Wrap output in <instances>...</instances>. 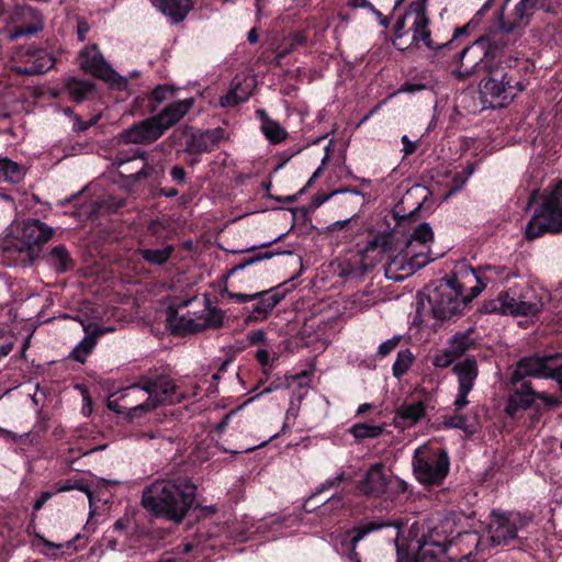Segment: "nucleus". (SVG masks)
<instances>
[{"mask_svg": "<svg viewBox=\"0 0 562 562\" xmlns=\"http://www.w3.org/2000/svg\"><path fill=\"white\" fill-rule=\"evenodd\" d=\"M562 407V352L536 351L519 358L508 376L504 413L518 420L531 411L530 424L537 425L546 411Z\"/></svg>", "mask_w": 562, "mask_h": 562, "instance_id": "f257e3e1", "label": "nucleus"}, {"mask_svg": "<svg viewBox=\"0 0 562 562\" xmlns=\"http://www.w3.org/2000/svg\"><path fill=\"white\" fill-rule=\"evenodd\" d=\"M283 234L277 237L273 241L262 244L260 246H252L250 248L240 250L239 252H254L249 257H245L241 261L231 268L220 279V294L221 296L233 300L236 303L245 304L252 302L251 305H245L240 313L244 317V324L249 326L251 324L260 323L270 316L273 308L286 296L289 289L284 288L286 282L280 283L277 286H272L268 290H262L252 294L233 292L228 290V279L244 271L245 269L257 265L263 260H269L276 255H280V251L266 250L260 251L262 248H267L274 243L282 240Z\"/></svg>", "mask_w": 562, "mask_h": 562, "instance_id": "f03ea898", "label": "nucleus"}, {"mask_svg": "<svg viewBox=\"0 0 562 562\" xmlns=\"http://www.w3.org/2000/svg\"><path fill=\"white\" fill-rule=\"evenodd\" d=\"M196 486L188 477L156 481L143 491L142 505L154 517L180 522L192 507Z\"/></svg>", "mask_w": 562, "mask_h": 562, "instance_id": "7ed1b4c3", "label": "nucleus"}, {"mask_svg": "<svg viewBox=\"0 0 562 562\" xmlns=\"http://www.w3.org/2000/svg\"><path fill=\"white\" fill-rule=\"evenodd\" d=\"M54 236V229L38 218L22 222L18 236L4 241L2 256L8 266H31L42 254L43 246Z\"/></svg>", "mask_w": 562, "mask_h": 562, "instance_id": "20e7f679", "label": "nucleus"}, {"mask_svg": "<svg viewBox=\"0 0 562 562\" xmlns=\"http://www.w3.org/2000/svg\"><path fill=\"white\" fill-rule=\"evenodd\" d=\"M432 239L430 225L426 222L417 224L406 240L405 248L387 263L386 278L403 280L434 261L438 256L431 257L428 243Z\"/></svg>", "mask_w": 562, "mask_h": 562, "instance_id": "39448f33", "label": "nucleus"}, {"mask_svg": "<svg viewBox=\"0 0 562 562\" xmlns=\"http://www.w3.org/2000/svg\"><path fill=\"white\" fill-rule=\"evenodd\" d=\"M426 3L427 0H415L409 3L405 13L400 16L395 23V36L397 38L403 37L406 24L409 23L408 32L413 33L412 41L416 45L423 42L428 49L435 52L457 48L461 44L462 37L469 36L471 23L457 27L449 41L441 43L435 42L428 30L429 19L426 13Z\"/></svg>", "mask_w": 562, "mask_h": 562, "instance_id": "423d86ee", "label": "nucleus"}, {"mask_svg": "<svg viewBox=\"0 0 562 562\" xmlns=\"http://www.w3.org/2000/svg\"><path fill=\"white\" fill-rule=\"evenodd\" d=\"M458 267L456 271L427 286L428 303L432 317L437 321H452L463 314L468 304L474 299L472 291L465 293L464 282L459 280Z\"/></svg>", "mask_w": 562, "mask_h": 562, "instance_id": "0eeeda50", "label": "nucleus"}, {"mask_svg": "<svg viewBox=\"0 0 562 562\" xmlns=\"http://www.w3.org/2000/svg\"><path fill=\"white\" fill-rule=\"evenodd\" d=\"M452 541L446 535L431 529L419 539L396 541V562H469V554L459 560L448 555Z\"/></svg>", "mask_w": 562, "mask_h": 562, "instance_id": "6e6552de", "label": "nucleus"}, {"mask_svg": "<svg viewBox=\"0 0 562 562\" xmlns=\"http://www.w3.org/2000/svg\"><path fill=\"white\" fill-rule=\"evenodd\" d=\"M412 469L416 481L431 491L441 486L450 472L449 453L440 445L424 443L414 451Z\"/></svg>", "mask_w": 562, "mask_h": 562, "instance_id": "1a4fd4ad", "label": "nucleus"}, {"mask_svg": "<svg viewBox=\"0 0 562 562\" xmlns=\"http://www.w3.org/2000/svg\"><path fill=\"white\" fill-rule=\"evenodd\" d=\"M408 484L397 476L385 473L382 462L371 464L356 485L359 495L367 498L380 499L395 506L403 502Z\"/></svg>", "mask_w": 562, "mask_h": 562, "instance_id": "9d476101", "label": "nucleus"}, {"mask_svg": "<svg viewBox=\"0 0 562 562\" xmlns=\"http://www.w3.org/2000/svg\"><path fill=\"white\" fill-rule=\"evenodd\" d=\"M136 389L145 391L148 396L144 403L128 409L131 420L137 418L142 413L150 412L158 404H175L183 398L172 379L167 374L158 372L157 369L143 374L138 382L130 387V390Z\"/></svg>", "mask_w": 562, "mask_h": 562, "instance_id": "9b49d317", "label": "nucleus"}, {"mask_svg": "<svg viewBox=\"0 0 562 562\" xmlns=\"http://www.w3.org/2000/svg\"><path fill=\"white\" fill-rule=\"evenodd\" d=\"M541 198V204L526 225L527 240L537 239L547 233L562 232V180H559L550 191H544Z\"/></svg>", "mask_w": 562, "mask_h": 562, "instance_id": "f8f14e48", "label": "nucleus"}, {"mask_svg": "<svg viewBox=\"0 0 562 562\" xmlns=\"http://www.w3.org/2000/svg\"><path fill=\"white\" fill-rule=\"evenodd\" d=\"M525 89L521 80H514L508 72H487L479 85L481 110L503 108Z\"/></svg>", "mask_w": 562, "mask_h": 562, "instance_id": "ddd939ff", "label": "nucleus"}, {"mask_svg": "<svg viewBox=\"0 0 562 562\" xmlns=\"http://www.w3.org/2000/svg\"><path fill=\"white\" fill-rule=\"evenodd\" d=\"M525 526L526 521L520 514L493 509L488 527L490 536L486 539L475 536L476 550L483 551L487 544L491 547L509 546L514 540L519 539L518 530Z\"/></svg>", "mask_w": 562, "mask_h": 562, "instance_id": "4468645a", "label": "nucleus"}, {"mask_svg": "<svg viewBox=\"0 0 562 562\" xmlns=\"http://www.w3.org/2000/svg\"><path fill=\"white\" fill-rule=\"evenodd\" d=\"M394 527L396 529V541L400 542V533L403 527L401 520H385L380 517H363L355 520L353 525L339 533L337 537V551L338 553H350L353 559L358 553L357 548L371 533L380 531L384 528Z\"/></svg>", "mask_w": 562, "mask_h": 562, "instance_id": "2eb2a0df", "label": "nucleus"}, {"mask_svg": "<svg viewBox=\"0 0 562 562\" xmlns=\"http://www.w3.org/2000/svg\"><path fill=\"white\" fill-rule=\"evenodd\" d=\"M5 22L13 26L9 33L10 41L34 35L44 29L42 12L31 5H16L7 13Z\"/></svg>", "mask_w": 562, "mask_h": 562, "instance_id": "dca6fc26", "label": "nucleus"}, {"mask_svg": "<svg viewBox=\"0 0 562 562\" xmlns=\"http://www.w3.org/2000/svg\"><path fill=\"white\" fill-rule=\"evenodd\" d=\"M147 156L148 155L145 150L140 148H133L130 153L119 151L116 159L121 166L134 159L142 160V167L135 172H131L126 176L131 183L136 184L146 181L150 187L160 186L165 176L164 166L160 162H148Z\"/></svg>", "mask_w": 562, "mask_h": 562, "instance_id": "f3484780", "label": "nucleus"}, {"mask_svg": "<svg viewBox=\"0 0 562 562\" xmlns=\"http://www.w3.org/2000/svg\"><path fill=\"white\" fill-rule=\"evenodd\" d=\"M457 267L462 279L475 281V284L470 288L472 297L479 296L487 283L503 282L513 277V273L505 266L485 265L474 269L467 263H461Z\"/></svg>", "mask_w": 562, "mask_h": 562, "instance_id": "a211bd4d", "label": "nucleus"}, {"mask_svg": "<svg viewBox=\"0 0 562 562\" xmlns=\"http://www.w3.org/2000/svg\"><path fill=\"white\" fill-rule=\"evenodd\" d=\"M226 131L222 127L195 130L184 134L183 151L189 156L212 153L225 139Z\"/></svg>", "mask_w": 562, "mask_h": 562, "instance_id": "6ab92c4d", "label": "nucleus"}, {"mask_svg": "<svg viewBox=\"0 0 562 562\" xmlns=\"http://www.w3.org/2000/svg\"><path fill=\"white\" fill-rule=\"evenodd\" d=\"M164 133L156 117L153 116L123 131L120 134V140L124 144H150Z\"/></svg>", "mask_w": 562, "mask_h": 562, "instance_id": "aec40b11", "label": "nucleus"}, {"mask_svg": "<svg viewBox=\"0 0 562 562\" xmlns=\"http://www.w3.org/2000/svg\"><path fill=\"white\" fill-rule=\"evenodd\" d=\"M98 89L90 79L68 78L59 91L53 93L54 97H65L75 103L94 100L98 98Z\"/></svg>", "mask_w": 562, "mask_h": 562, "instance_id": "412c9836", "label": "nucleus"}, {"mask_svg": "<svg viewBox=\"0 0 562 562\" xmlns=\"http://www.w3.org/2000/svg\"><path fill=\"white\" fill-rule=\"evenodd\" d=\"M486 56L485 43L482 38H477L471 44H465L456 54L454 58L457 59V65L467 67L468 70H490V67L484 63Z\"/></svg>", "mask_w": 562, "mask_h": 562, "instance_id": "4be33fe9", "label": "nucleus"}, {"mask_svg": "<svg viewBox=\"0 0 562 562\" xmlns=\"http://www.w3.org/2000/svg\"><path fill=\"white\" fill-rule=\"evenodd\" d=\"M195 98L189 97L172 101L167 104L157 115H155L162 131L176 125L194 105Z\"/></svg>", "mask_w": 562, "mask_h": 562, "instance_id": "5701e85b", "label": "nucleus"}, {"mask_svg": "<svg viewBox=\"0 0 562 562\" xmlns=\"http://www.w3.org/2000/svg\"><path fill=\"white\" fill-rule=\"evenodd\" d=\"M533 13L535 10L520 0L506 18L503 16V9L501 10L499 29L505 33H512L517 29L525 27L529 24Z\"/></svg>", "mask_w": 562, "mask_h": 562, "instance_id": "b1692460", "label": "nucleus"}, {"mask_svg": "<svg viewBox=\"0 0 562 562\" xmlns=\"http://www.w3.org/2000/svg\"><path fill=\"white\" fill-rule=\"evenodd\" d=\"M83 329L86 333L85 338L75 347L71 352L72 359L80 363L86 362L87 356L91 353L95 347L98 338L112 330V328H104L93 323L88 324L83 327Z\"/></svg>", "mask_w": 562, "mask_h": 562, "instance_id": "393cba45", "label": "nucleus"}, {"mask_svg": "<svg viewBox=\"0 0 562 562\" xmlns=\"http://www.w3.org/2000/svg\"><path fill=\"white\" fill-rule=\"evenodd\" d=\"M396 231L385 233H376L373 235L362 248L361 252L364 257H369L370 254L376 252V257L382 258L384 255H390L396 250Z\"/></svg>", "mask_w": 562, "mask_h": 562, "instance_id": "a878e982", "label": "nucleus"}, {"mask_svg": "<svg viewBox=\"0 0 562 562\" xmlns=\"http://www.w3.org/2000/svg\"><path fill=\"white\" fill-rule=\"evenodd\" d=\"M172 23L182 22L193 9L192 0H149Z\"/></svg>", "mask_w": 562, "mask_h": 562, "instance_id": "bb28decb", "label": "nucleus"}, {"mask_svg": "<svg viewBox=\"0 0 562 562\" xmlns=\"http://www.w3.org/2000/svg\"><path fill=\"white\" fill-rule=\"evenodd\" d=\"M167 325L171 334L176 336H186L188 334H199L203 331L200 318L195 319L188 315L179 316L176 311L168 314Z\"/></svg>", "mask_w": 562, "mask_h": 562, "instance_id": "cd10ccee", "label": "nucleus"}, {"mask_svg": "<svg viewBox=\"0 0 562 562\" xmlns=\"http://www.w3.org/2000/svg\"><path fill=\"white\" fill-rule=\"evenodd\" d=\"M518 315L537 316L543 308L542 299L537 294L533 288H518Z\"/></svg>", "mask_w": 562, "mask_h": 562, "instance_id": "c85d7f7f", "label": "nucleus"}, {"mask_svg": "<svg viewBox=\"0 0 562 562\" xmlns=\"http://www.w3.org/2000/svg\"><path fill=\"white\" fill-rule=\"evenodd\" d=\"M452 372L458 378V387L473 390L474 382L479 375V368L476 359L467 357L463 361L453 366Z\"/></svg>", "mask_w": 562, "mask_h": 562, "instance_id": "c756f323", "label": "nucleus"}, {"mask_svg": "<svg viewBox=\"0 0 562 562\" xmlns=\"http://www.w3.org/2000/svg\"><path fill=\"white\" fill-rule=\"evenodd\" d=\"M518 286L510 288L498 294L497 299L490 303L488 312H498L505 315H518Z\"/></svg>", "mask_w": 562, "mask_h": 562, "instance_id": "7c9ffc66", "label": "nucleus"}, {"mask_svg": "<svg viewBox=\"0 0 562 562\" xmlns=\"http://www.w3.org/2000/svg\"><path fill=\"white\" fill-rule=\"evenodd\" d=\"M47 265L57 273H65L75 267V262L68 251L67 247L63 244L56 245L44 255Z\"/></svg>", "mask_w": 562, "mask_h": 562, "instance_id": "2f4dec72", "label": "nucleus"}, {"mask_svg": "<svg viewBox=\"0 0 562 562\" xmlns=\"http://www.w3.org/2000/svg\"><path fill=\"white\" fill-rule=\"evenodd\" d=\"M80 70H113L97 45L85 47L79 54Z\"/></svg>", "mask_w": 562, "mask_h": 562, "instance_id": "473e14b6", "label": "nucleus"}, {"mask_svg": "<svg viewBox=\"0 0 562 562\" xmlns=\"http://www.w3.org/2000/svg\"><path fill=\"white\" fill-rule=\"evenodd\" d=\"M81 539L82 536L77 535L72 540H69L65 543H55L45 539L44 537L38 536L37 543H35V546L42 543L45 549H40V552L56 560L67 554L69 550H71L70 554L72 552H77L79 550V546L76 543Z\"/></svg>", "mask_w": 562, "mask_h": 562, "instance_id": "72a5a7b5", "label": "nucleus"}, {"mask_svg": "<svg viewBox=\"0 0 562 562\" xmlns=\"http://www.w3.org/2000/svg\"><path fill=\"white\" fill-rule=\"evenodd\" d=\"M256 113L261 119V131L270 143L278 144L286 138V131L277 121L271 120L265 110H257Z\"/></svg>", "mask_w": 562, "mask_h": 562, "instance_id": "f704fd0d", "label": "nucleus"}, {"mask_svg": "<svg viewBox=\"0 0 562 562\" xmlns=\"http://www.w3.org/2000/svg\"><path fill=\"white\" fill-rule=\"evenodd\" d=\"M205 315L200 316L203 330L212 328L218 329L224 325L225 312L221 308L213 307L209 296L204 297Z\"/></svg>", "mask_w": 562, "mask_h": 562, "instance_id": "c9c22d12", "label": "nucleus"}, {"mask_svg": "<svg viewBox=\"0 0 562 562\" xmlns=\"http://www.w3.org/2000/svg\"><path fill=\"white\" fill-rule=\"evenodd\" d=\"M473 333L474 329L469 328L464 333H457L451 337L448 349L456 359L460 358L474 346V340L471 338Z\"/></svg>", "mask_w": 562, "mask_h": 562, "instance_id": "e433bc0d", "label": "nucleus"}, {"mask_svg": "<svg viewBox=\"0 0 562 562\" xmlns=\"http://www.w3.org/2000/svg\"><path fill=\"white\" fill-rule=\"evenodd\" d=\"M426 415V405L423 401L403 404L397 409V416L411 424H417Z\"/></svg>", "mask_w": 562, "mask_h": 562, "instance_id": "4c0bfd02", "label": "nucleus"}, {"mask_svg": "<svg viewBox=\"0 0 562 562\" xmlns=\"http://www.w3.org/2000/svg\"><path fill=\"white\" fill-rule=\"evenodd\" d=\"M173 251L175 247L167 245L162 249L142 248L139 255L149 265L162 266L169 260Z\"/></svg>", "mask_w": 562, "mask_h": 562, "instance_id": "58836bf2", "label": "nucleus"}, {"mask_svg": "<svg viewBox=\"0 0 562 562\" xmlns=\"http://www.w3.org/2000/svg\"><path fill=\"white\" fill-rule=\"evenodd\" d=\"M435 80L431 76H427L426 72H422L413 78L412 81L404 82L397 90V92L415 93L422 90H434Z\"/></svg>", "mask_w": 562, "mask_h": 562, "instance_id": "ea45409f", "label": "nucleus"}, {"mask_svg": "<svg viewBox=\"0 0 562 562\" xmlns=\"http://www.w3.org/2000/svg\"><path fill=\"white\" fill-rule=\"evenodd\" d=\"M23 178L22 168L18 162L1 157L0 158V181H8L11 183H18Z\"/></svg>", "mask_w": 562, "mask_h": 562, "instance_id": "a19ab883", "label": "nucleus"}, {"mask_svg": "<svg viewBox=\"0 0 562 562\" xmlns=\"http://www.w3.org/2000/svg\"><path fill=\"white\" fill-rule=\"evenodd\" d=\"M414 360L415 356L408 348L400 350L392 366L393 376L396 379L404 376L413 366Z\"/></svg>", "mask_w": 562, "mask_h": 562, "instance_id": "79ce46f5", "label": "nucleus"}, {"mask_svg": "<svg viewBox=\"0 0 562 562\" xmlns=\"http://www.w3.org/2000/svg\"><path fill=\"white\" fill-rule=\"evenodd\" d=\"M306 42L304 32H293L284 37L282 44L276 50V59L280 65L281 59L289 54L294 47L302 45Z\"/></svg>", "mask_w": 562, "mask_h": 562, "instance_id": "37998d69", "label": "nucleus"}, {"mask_svg": "<svg viewBox=\"0 0 562 562\" xmlns=\"http://www.w3.org/2000/svg\"><path fill=\"white\" fill-rule=\"evenodd\" d=\"M350 432L357 440L373 439L382 435L383 427L379 425L359 423L351 427Z\"/></svg>", "mask_w": 562, "mask_h": 562, "instance_id": "c03bdc74", "label": "nucleus"}, {"mask_svg": "<svg viewBox=\"0 0 562 562\" xmlns=\"http://www.w3.org/2000/svg\"><path fill=\"white\" fill-rule=\"evenodd\" d=\"M345 507V495L342 493H335L319 507V514L327 513L337 515Z\"/></svg>", "mask_w": 562, "mask_h": 562, "instance_id": "a18cd8bd", "label": "nucleus"}, {"mask_svg": "<svg viewBox=\"0 0 562 562\" xmlns=\"http://www.w3.org/2000/svg\"><path fill=\"white\" fill-rule=\"evenodd\" d=\"M97 78L104 80L113 90H125L127 88V79L120 76V72H91Z\"/></svg>", "mask_w": 562, "mask_h": 562, "instance_id": "49530a36", "label": "nucleus"}, {"mask_svg": "<svg viewBox=\"0 0 562 562\" xmlns=\"http://www.w3.org/2000/svg\"><path fill=\"white\" fill-rule=\"evenodd\" d=\"M101 546L108 550L122 551L125 548L126 542L123 540V537L119 536L113 530L108 529L101 538Z\"/></svg>", "mask_w": 562, "mask_h": 562, "instance_id": "de8ad7c7", "label": "nucleus"}, {"mask_svg": "<svg viewBox=\"0 0 562 562\" xmlns=\"http://www.w3.org/2000/svg\"><path fill=\"white\" fill-rule=\"evenodd\" d=\"M348 480H349V476L344 471H341L336 476L327 479L326 481L321 483L316 487L314 495H319V494L324 493L325 491H328L330 488H336V487L340 486L341 483H344Z\"/></svg>", "mask_w": 562, "mask_h": 562, "instance_id": "09e8293b", "label": "nucleus"}, {"mask_svg": "<svg viewBox=\"0 0 562 562\" xmlns=\"http://www.w3.org/2000/svg\"><path fill=\"white\" fill-rule=\"evenodd\" d=\"M255 359L261 366L263 374L268 376L270 370L273 368L274 361L278 360V357H273L272 360H270L268 350L258 349L255 353Z\"/></svg>", "mask_w": 562, "mask_h": 562, "instance_id": "8fccbe9b", "label": "nucleus"}, {"mask_svg": "<svg viewBox=\"0 0 562 562\" xmlns=\"http://www.w3.org/2000/svg\"><path fill=\"white\" fill-rule=\"evenodd\" d=\"M247 100V97H241L235 89L229 90L227 93L220 98V104L223 108H233Z\"/></svg>", "mask_w": 562, "mask_h": 562, "instance_id": "3c124183", "label": "nucleus"}, {"mask_svg": "<svg viewBox=\"0 0 562 562\" xmlns=\"http://www.w3.org/2000/svg\"><path fill=\"white\" fill-rule=\"evenodd\" d=\"M456 358L452 356L448 348L439 350L432 358V364L436 368H448Z\"/></svg>", "mask_w": 562, "mask_h": 562, "instance_id": "603ef678", "label": "nucleus"}, {"mask_svg": "<svg viewBox=\"0 0 562 562\" xmlns=\"http://www.w3.org/2000/svg\"><path fill=\"white\" fill-rule=\"evenodd\" d=\"M179 89H175L172 86H168V85H164V86H157L153 91H151V100L157 102V103H160L165 100H167L169 97H172L176 91H178Z\"/></svg>", "mask_w": 562, "mask_h": 562, "instance_id": "864d4df0", "label": "nucleus"}, {"mask_svg": "<svg viewBox=\"0 0 562 562\" xmlns=\"http://www.w3.org/2000/svg\"><path fill=\"white\" fill-rule=\"evenodd\" d=\"M422 207V204H419L417 207H415L413 211H411L408 214L400 215V213L394 210L392 212V217L396 223V227H401L404 225L405 222H415L418 218L419 210Z\"/></svg>", "mask_w": 562, "mask_h": 562, "instance_id": "5fc2aeb1", "label": "nucleus"}, {"mask_svg": "<svg viewBox=\"0 0 562 562\" xmlns=\"http://www.w3.org/2000/svg\"><path fill=\"white\" fill-rule=\"evenodd\" d=\"M467 417L459 414H453L451 416H446L443 420V425L446 428L451 429H467Z\"/></svg>", "mask_w": 562, "mask_h": 562, "instance_id": "6e6d98bb", "label": "nucleus"}, {"mask_svg": "<svg viewBox=\"0 0 562 562\" xmlns=\"http://www.w3.org/2000/svg\"><path fill=\"white\" fill-rule=\"evenodd\" d=\"M400 341L401 336L398 335L383 341L379 346L376 355L381 358L389 356L398 346Z\"/></svg>", "mask_w": 562, "mask_h": 562, "instance_id": "4d7b16f0", "label": "nucleus"}, {"mask_svg": "<svg viewBox=\"0 0 562 562\" xmlns=\"http://www.w3.org/2000/svg\"><path fill=\"white\" fill-rule=\"evenodd\" d=\"M471 391L470 389L458 387V394L453 402L457 412L462 411L469 404L468 395Z\"/></svg>", "mask_w": 562, "mask_h": 562, "instance_id": "13d9d810", "label": "nucleus"}, {"mask_svg": "<svg viewBox=\"0 0 562 562\" xmlns=\"http://www.w3.org/2000/svg\"><path fill=\"white\" fill-rule=\"evenodd\" d=\"M109 529L113 530L119 536L123 537L126 542L128 538V520L120 518Z\"/></svg>", "mask_w": 562, "mask_h": 562, "instance_id": "bf43d9fd", "label": "nucleus"}, {"mask_svg": "<svg viewBox=\"0 0 562 562\" xmlns=\"http://www.w3.org/2000/svg\"><path fill=\"white\" fill-rule=\"evenodd\" d=\"M247 340L250 346H257L260 344H266L267 334L263 329L251 330L247 334Z\"/></svg>", "mask_w": 562, "mask_h": 562, "instance_id": "052dcab7", "label": "nucleus"}, {"mask_svg": "<svg viewBox=\"0 0 562 562\" xmlns=\"http://www.w3.org/2000/svg\"><path fill=\"white\" fill-rule=\"evenodd\" d=\"M237 351L238 350H235L233 348L228 349V351L226 353V358L223 361H221L218 367L216 368L218 373L224 374L227 371L228 367L235 361Z\"/></svg>", "mask_w": 562, "mask_h": 562, "instance_id": "680f3d73", "label": "nucleus"}, {"mask_svg": "<svg viewBox=\"0 0 562 562\" xmlns=\"http://www.w3.org/2000/svg\"><path fill=\"white\" fill-rule=\"evenodd\" d=\"M170 177L177 184H183L187 181V172L181 166H173L170 170Z\"/></svg>", "mask_w": 562, "mask_h": 562, "instance_id": "e2e57ef3", "label": "nucleus"}, {"mask_svg": "<svg viewBox=\"0 0 562 562\" xmlns=\"http://www.w3.org/2000/svg\"><path fill=\"white\" fill-rule=\"evenodd\" d=\"M55 495L54 491H44L33 504V510L38 512Z\"/></svg>", "mask_w": 562, "mask_h": 562, "instance_id": "0e129e2a", "label": "nucleus"}, {"mask_svg": "<svg viewBox=\"0 0 562 562\" xmlns=\"http://www.w3.org/2000/svg\"><path fill=\"white\" fill-rule=\"evenodd\" d=\"M38 60H42V63L34 70H43V68L44 70H50L55 65L54 58L45 52L41 53Z\"/></svg>", "mask_w": 562, "mask_h": 562, "instance_id": "69168bd1", "label": "nucleus"}, {"mask_svg": "<svg viewBox=\"0 0 562 562\" xmlns=\"http://www.w3.org/2000/svg\"><path fill=\"white\" fill-rule=\"evenodd\" d=\"M335 195L334 191L329 192V193H316L313 198H312V201H311V207L312 209H317L322 204H324L325 202H327L330 198H333Z\"/></svg>", "mask_w": 562, "mask_h": 562, "instance_id": "338daca9", "label": "nucleus"}, {"mask_svg": "<svg viewBox=\"0 0 562 562\" xmlns=\"http://www.w3.org/2000/svg\"><path fill=\"white\" fill-rule=\"evenodd\" d=\"M550 85L552 90H557L558 94L561 93L560 100L562 101V72H554Z\"/></svg>", "mask_w": 562, "mask_h": 562, "instance_id": "774afa93", "label": "nucleus"}]
</instances>
